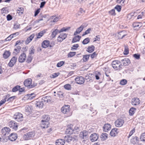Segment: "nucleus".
<instances>
[{"label":"nucleus","instance_id":"nucleus-1","mask_svg":"<svg viewBox=\"0 0 145 145\" xmlns=\"http://www.w3.org/2000/svg\"><path fill=\"white\" fill-rule=\"evenodd\" d=\"M50 118L48 115H44L42 117L41 126L43 128H46L48 127L49 125V121Z\"/></svg>","mask_w":145,"mask_h":145},{"label":"nucleus","instance_id":"nucleus-2","mask_svg":"<svg viewBox=\"0 0 145 145\" xmlns=\"http://www.w3.org/2000/svg\"><path fill=\"white\" fill-rule=\"evenodd\" d=\"M112 65L113 68L116 70L119 71L123 69V65L120 61L117 60L113 61Z\"/></svg>","mask_w":145,"mask_h":145},{"label":"nucleus","instance_id":"nucleus-3","mask_svg":"<svg viewBox=\"0 0 145 145\" xmlns=\"http://www.w3.org/2000/svg\"><path fill=\"white\" fill-rule=\"evenodd\" d=\"M32 80L31 78H28L25 80L24 84L25 86L28 87L29 88H33L36 85H32Z\"/></svg>","mask_w":145,"mask_h":145},{"label":"nucleus","instance_id":"nucleus-4","mask_svg":"<svg viewBox=\"0 0 145 145\" xmlns=\"http://www.w3.org/2000/svg\"><path fill=\"white\" fill-rule=\"evenodd\" d=\"M14 118L18 121H20L23 120V116L22 114L20 112H17L13 116Z\"/></svg>","mask_w":145,"mask_h":145},{"label":"nucleus","instance_id":"nucleus-5","mask_svg":"<svg viewBox=\"0 0 145 145\" xmlns=\"http://www.w3.org/2000/svg\"><path fill=\"white\" fill-rule=\"evenodd\" d=\"M35 135L34 133L33 132H29L24 135L23 139L25 140L30 139L33 137Z\"/></svg>","mask_w":145,"mask_h":145},{"label":"nucleus","instance_id":"nucleus-6","mask_svg":"<svg viewBox=\"0 0 145 145\" xmlns=\"http://www.w3.org/2000/svg\"><path fill=\"white\" fill-rule=\"evenodd\" d=\"M8 126L10 128H12L15 131H16L18 129L17 123L15 122L14 121H11L9 122Z\"/></svg>","mask_w":145,"mask_h":145},{"label":"nucleus","instance_id":"nucleus-7","mask_svg":"<svg viewBox=\"0 0 145 145\" xmlns=\"http://www.w3.org/2000/svg\"><path fill=\"white\" fill-rule=\"evenodd\" d=\"M88 133V132L85 130L83 131L80 132L79 134L80 137L82 139H86Z\"/></svg>","mask_w":145,"mask_h":145},{"label":"nucleus","instance_id":"nucleus-8","mask_svg":"<svg viewBox=\"0 0 145 145\" xmlns=\"http://www.w3.org/2000/svg\"><path fill=\"white\" fill-rule=\"evenodd\" d=\"M124 123V121L121 119H118L115 122L116 126L118 127H121Z\"/></svg>","mask_w":145,"mask_h":145},{"label":"nucleus","instance_id":"nucleus-9","mask_svg":"<svg viewBox=\"0 0 145 145\" xmlns=\"http://www.w3.org/2000/svg\"><path fill=\"white\" fill-rule=\"evenodd\" d=\"M18 137V135L16 133H13L11 134L8 137L9 140L12 141H15Z\"/></svg>","mask_w":145,"mask_h":145},{"label":"nucleus","instance_id":"nucleus-10","mask_svg":"<svg viewBox=\"0 0 145 145\" xmlns=\"http://www.w3.org/2000/svg\"><path fill=\"white\" fill-rule=\"evenodd\" d=\"M70 106L68 105H64L62 107L61 109L62 112L64 114L67 113L70 111Z\"/></svg>","mask_w":145,"mask_h":145},{"label":"nucleus","instance_id":"nucleus-11","mask_svg":"<svg viewBox=\"0 0 145 145\" xmlns=\"http://www.w3.org/2000/svg\"><path fill=\"white\" fill-rule=\"evenodd\" d=\"M77 83L79 84H82L84 83V79L82 76H77L75 79Z\"/></svg>","mask_w":145,"mask_h":145},{"label":"nucleus","instance_id":"nucleus-12","mask_svg":"<svg viewBox=\"0 0 145 145\" xmlns=\"http://www.w3.org/2000/svg\"><path fill=\"white\" fill-rule=\"evenodd\" d=\"M17 60V58L15 56L13 57L11 59L8 64V66L10 67H12L16 63Z\"/></svg>","mask_w":145,"mask_h":145},{"label":"nucleus","instance_id":"nucleus-13","mask_svg":"<svg viewBox=\"0 0 145 145\" xmlns=\"http://www.w3.org/2000/svg\"><path fill=\"white\" fill-rule=\"evenodd\" d=\"M51 98L49 96H44L42 98V101L44 103L46 104L51 102Z\"/></svg>","mask_w":145,"mask_h":145},{"label":"nucleus","instance_id":"nucleus-14","mask_svg":"<svg viewBox=\"0 0 145 145\" xmlns=\"http://www.w3.org/2000/svg\"><path fill=\"white\" fill-rule=\"evenodd\" d=\"M67 37V34L63 33H61L58 37L57 40L58 41L61 42L63 40L65 39Z\"/></svg>","mask_w":145,"mask_h":145},{"label":"nucleus","instance_id":"nucleus-15","mask_svg":"<svg viewBox=\"0 0 145 145\" xmlns=\"http://www.w3.org/2000/svg\"><path fill=\"white\" fill-rule=\"evenodd\" d=\"M99 135L95 133L91 134L90 137V139L92 142L97 141Z\"/></svg>","mask_w":145,"mask_h":145},{"label":"nucleus","instance_id":"nucleus-16","mask_svg":"<svg viewBox=\"0 0 145 145\" xmlns=\"http://www.w3.org/2000/svg\"><path fill=\"white\" fill-rule=\"evenodd\" d=\"M26 56L25 53H23L18 58V61L20 63H23L25 60Z\"/></svg>","mask_w":145,"mask_h":145},{"label":"nucleus","instance_id":"nucleus-17","mask_svg":"<svg viewBox=\"0 0 145 145\" xmlns=\"http://www.w3.org/2000/svg\"><path fill=\"white\" fill-rule=\"evenodd\" d=\"M121 63H122L124 66L128 65L131 63L130 60L127 58H125L124 59H122L120 61Z\"/></svg>","mask_w":145,"mask_h":145},{"label":"nucleus","instance_id":"nucleus-18","mask_svg":"<svg viewBox=\"0 0 145 145\" xmlns=\"http://www.w3.org/2000/svg\"><path fill=\"white\" fill-rule=\"evenodd\" d=\"M132 104L135 106L138 105L140 103V101L138 98H134L132 99Z\"/></svg>","mask_w":145,"mask_h":145},{"label":"nucleus","instance_id":"nucleus-19","mask_svg":"<svg viewBox=\"0 0 145 145\" xmlns=\"http://www.w3.org/2000/svg\"><path fill=\"white\" fill-rule=\"evenodd\" d=\"M10 131V129L7 127L3 128L1 130V132L4 135H6Z\"/></svg>","mask_w":145,"mask_h":145},{"label":"nucleus","instance_id":"nucleus-20","mask_svg":"<svg viewBox=\"0 0 145 145\" xmlns=\"http://www.w3.org/2000/svg\"><path fill=\"white\" fill-rule=\"evenodd\" d=\"M85 27L83 24L81 25L80 27L77 28L76 31L74 32V35H75L80 33Z\"/></svg>","mask_w":145,"mask_h":145},{"label":"nucleus","instance_id":"nucleus-21","mask_svg":"<svg viewBox=\"0 0 145 145\" xmlns=\"http://www.w3.org/2000/svg\"><path fill=\"white\" fill-rule=\"evenodd\" d=\"M111 125L110 124L107 123L105 124L103 127L104 131L107 132L111 129Z\"/></svg>","mask_w":145,"mask_h":145},{"label":"nucleus","instance_id":"nucleus-22","mask_svg":"<svg viewBox=\"0 0 145 145\" xmlns=\"http://www.w3.org/2000/svg\"><path fill=\"white\" fill-rule=\"evenodd\" d=\"M126 35L125 31H123L118 33V36L119 39H122Z\"/></svg>","mask_w":145,"mask_h":145},{"label":"nucleus","instance_id":"nucleus-23","mask_svg":"<svg viewBox=\"0 0 145 145\" xmlns=\"http://www.w3.org/2000/svg\"><path fill=\"white\" fill-rule=\"evenodd\" d=\"M65 141L64 139H59L56 140V145H64Z\"/></svg>","mask_w":145,"mask_h":145},{"label":"nucleus","instance_id":"nucleus-24","mask_svg":"<svg viewBox=\"0 0 145 145\" xmlns=\"http://www.w3.org/2000/svg\"><path fill=\"white\" fill-rule=\"evenodd\" d=\"M118 129L116 128H114L112 129L110 132V135L114 137L118 133Z\"/></svg>","mask_w":145,"mask_h":145},{"label":"nucleus","instance_id":"nucleus-25","mask_svg":"<svg viewBox=\"0 0 145 145\" xmlns=\"http://www.w3.org/2000/svg\"><path fill=\"white\" fill-rule=\"evenodd\" d=\"M50 44V42L49 40H45L42 43V46L44 48H47Z\"/></svg>","mask_w":145,"mask_h":145},{"label":"nucleus","instance_id":"nucleus-26","mask_svg":"<svg viewBox=\"0 0 145 145\" xmlns=\"http://www.w3.org/2000/svg\"><path fill=\"white\" fill-rule=\"evenodd\" d=\"M52 32L51 36L52 38H54L55 37L56 35L58 33H59V30L57 29H56L55 30L52 29L51 30Z\"/></svg>","mask_w":145,"mask_h":145},{"label":"nucleus","instance_id":"nucleus-27","mask_svg":"<svg viewBox=\"0 0 145 145\" xmlns=\"http://www.w3.org/2000/svg\"><path fill=\"white\" fill-rule=\"evenodd\" d=\"M35 36V34H33L31 35L25 41V43L26 44H28L33 38Z\"/></svg>","mask_w":145,"mask_h":145},{"label":"nucleus","instance_id":"nucleus-28","mask_svg":"<svg viewBox=\"0 0 145 145\" xmlns=\"http://www.w3.org/2000/svg\"><path fill=\"white\" fill-rule=\"evenodd\" d=\"M74 138H72L71 136L67 135L65 137L64 140L68 142H70L71 140H72Z\"/></svg>","mask_w":145,"mask_h":145},{"label":"nucleus","instance_id":"nucleus-29","mask_svg":"<svg viewBox=\"0 0 145 145\" xmlns=\"http://www.w3.org/2000/svg\"><path fill=\"white\" fill-rule=\"evenodd\" d=\"M133 137V138L131 140V142L133 144L137 143L139 141L138 138L136 136Z\"/></svg>","mask_w":145,"mask_h":145},{"label":"nucleus","instance_id":"nucleus-30","mask_svg":"<svg viewBox=\"0 0 145 145\" xmlns=\"http://www.w3.org/2000/svg\"><path fill=\"white\" fill-rule=\"evenodd\" d=\"M36 103L35 104L36 106L40 108H42L44 105V103L42 101H36Z\"/></svg>","mask_w":145,"mask_h":145},{"label":"nucleus","instance_id":"nucleus-31","mask_svg":"<svg viewBox=\"0 0 145 145\" xmlns=\"http://www.w3.org/2000/svg\"><path fill=\"white\" fill-rule=\"evenodd\" d=\"M47 30H44L38 33L37 36V38L39 39L41 38L46 31Z\"/></svg>","mask_w":145,"mask_h":145},{"label":"nucleus","instance_id":"nucleus-32","mask_svg":"<svg viewBox=\"0 0 145 145\" xmlns=\"http://www.w3.org/2000/svg\"><path fill=\"white\" fill-rule=\"evenodd\" d=\"M16 34H17V35H18L19 34V33L18 32H16L13 34H11L5 39V41H8L10 40L11 39L14 37V36Z\"/></svg>","mask_w":145,"mask_h":145},{"label":"nucleus","instance_id":"nucleus-33","mask_svg":"<svg viewBox=\"0 0 145 145\" xmlns=\"http://www.w3.org/2000/svg\"><path fill=\"white\" fill-rule=\"evenodd\" d=\"M74 131V130L71 127H69V128L66 129L65 132L66 134H72Z\"/></svg>","mask_w":145,"mask_h":145},{"label":"nucleus","instance_id":"nucleus-34","mask_svg":"<svg viewBox=\"0 0 145 145\" xmlns=\"http://www.w3.org/2000/svg\"><path fill=\"white\" fill-rule=\"evenodd\" d=\"M95 46L93 45L89 46L87 50V51L89 53L92 52L94 50Z\"/></svg>","mask_w":145,"mask_h":145},{"label":"nucleus","instance_id":"nucleus-35","mask_svg":"<svg viewBox=\"0 0 145 145\" xmlns=\"http://www.w3.org/2000/svg\"><path fill=\"white\" fill-rule=\"evenodd\" d=\"M81 38V37L79 35H77L74 37L72 39V42L73 43L77 41H79L80 39Z\"/></svg>","mask_w":145,"mask_h":145},{"label":"nucleus","instance_id":"nucleus-36","mask_svg":"<svg viewBox=\"0 0 145 145\" xmlns=\"http://www.w3.org/2000/svg\"><path fill=\"white\" fill-rule=\"evenodd\" d=\"M33 108L31 106H27L25 108V111L27 112H29L30 113H31L32 112Z\"/></svg>","mask_w":145,"mask_h":145},{"label":"nucleus","instance_id":"nucleus-37","mask_svg":"<svg viewBox=\"0 0 145 145\" xmlns=\"http://www.w3.org/2000/svg\"><path fill=\"white\" fill-rule=\"evenodd\" d=\"M10 55V53L8 51H6L3 54V57L5 59L8 58Z\"/></svg>","mask_w":145,"mask_h":145},{"label":"nucleus","instance_id":"nucleus-38","mask_svg":"<svg viewBox=\"0 0 145 145\" xmlns=\"http://www.w3.org/2000/svg\"><path fill=\"white\" fill-rule=\"evenodd\" d=\"M17 13L19 15H21L24 12V9L23 7H19L17 10Z\"/></svg>","mask_w":145,"mask_h":145},{"label":"nucleus","instance_id":"nucleus-39","mask_svg":"<svg viewBox=\"0 0 145 145\" xmlns=\"http://www.w3.org/2000/svg\"><path fill=\"white\" fill-rule=\"evenodd\" d=\"M136 110V108H131L130 109L129 111V115L131 116H132L135 113Z\"/></svg>","mask_w":145,"mask_h":145},{"label":"nucleus","instance_id":"nucleus-40","mask_svg":"<svg viewBox=\"0 0 145 145\" xmlns=\"http://www.w3.org/2000/svg\"><path fill=\"white\" fill-rule=\"evenodd\" d=\"M90 56V55H83V58L82 59L83 61V62L87 61L89 59Z\"/></svg>","mask_w":145,"mask_h":145},{"label":"nucleus","instance_id":"nucleus-41","mask_svg":"<svg viewBox=\"0 0 145 145\" xmlns=\"http://www.w3.org/2000/svg\"><path fill=\"white\" fill-rule=\"evenodd\" d=\"M140 138L141 141L145 142V132L141 134Z\"/></svg>","mask_w":145,"mask_h":145},{"label":"nucleus","instance_id":"nucleus-42","mask_svg":"<svg viewBox=\"0 0 145 145\" xmlns=\"http://www.w3.org/2000/svg\"><path fill=\"white\" fill-rule=\"evenodd\" d=\"M35 49L33 46H31L29 49V54H34L35 52Z\"/></svg>","mask_w":145,"mask_h":145},{"label":"nucleus","instance_id":"nucleus-43","mask_svg":"<svg viewBox=\"0 0 145 145\" xmlns=\"http://www.w3.org/2000/svg\"><path fill=\"white\" fill-rule=\"evenodd\" d=\"M8 95H6L4 96V99L0 101V106L4 104L6 101V99L9 97Z\"/></svg>","mask_w":145,"mask_h":145},{"label":"nucleus","instance_id":"nucleus-44","mask_svg":"<svg viewBox=\"0 0 145 145\" xmlns=\"http://www.w3.org/2000/svg\"><path fill=\"white\" fill-rule=\"evenodd\" d=\"M20 88V86L18 85H17L13 88L12 89V91L13 92H15L18 90Z\"/></svg>","mask_w":145,"mask_h":145},{"label":"nucleus","instance_id":"nucleus-45","mask_svg":"<svg viewBox=\"0 0 145 145\" xmlns=\"http://www.w3.org/2000/svg\"><path fill=\"white\" fill-rule=\"evenodd\" d=\"M90 42V39L89 38H87L85 39L82 41V43L84 44H86Z\"/></svg>","mask_w":145,"mask_h":145},{"label":"nucleus","instance_id":"nucleus-46","mask_svg":"<svg viewBox=\"0 0 145 145\" xmlns=\"http://www.w3.org/2000/svg\"><path fill=\"white\" fill-rule=\"evenodd\" d=\"M76 54V52H70L68 54V57H71L75 55Z\"/></svg>","mask_w":145,"mask_h":145},{"label":"nucleus","instance_id":"nucleus-47","mask_svg":"<svg viewBox=\"0 0 145 145\" xmlns=\"http://www.w3.org/2000/svg\"><path fill=\"white\" fill-rule=\"evenodd\" d=\"M64 87L65 89L68 90H69L71 89V86L69 84H66L65 85Z\"/></svg>","mask_w":145,"mask_h":145},{"label":"nucleus","instance_id":"nucleus-48","mask_svg":"<svg viewBox=\"0 0 145 145\" xmlns=\"http://www.w3.org/2000/svg\"><path fill=\"white\" fill-rule=\"evenodd\" d=\"M127 82V81L126 79H122L120 82V84L121 85H124L126 84Z\"/></svg>","mask_w":145,"mask_h":145},{"label":"nucleus","instance_id":"nucleus-49","mask_svg":"<svg viewBox=\"0 0 145 145\" xmlns=\"http://www.w3.org/2000/svg\"><path fill=\"white\" fill-rule=\"evenodd\" d=\"M33 57L30 55H29L27 59L26 62L28 63H30Z\"/></svg>","mask_w":145,"mask_h":145},{"label":"nucleus","instance_id":"nucleus-50","mask_svg":"<svg viewBox=\"0 0 145 145\" xmlns=\"http://www.w3.org/2000/svg\"><path fill=\"white\" fill-rule=\"evenodd\" d=\"M121 6L120 5H117L114 8V9H116L118 11L120 12L121 11Z\"/></svg>","mask_w":145,"mask_h":145},{"label":"nucleus","instance_id":"nucleus-51","mask_svg":"<svg viewBox=\"0 0 145 145\" xmlns=\"http://www.w3.org/2000/svg\"><path fill=\"white\" fill-rule=\"evenodd\" d=\"M109 13L110 14L112 15L115 16L116 14L114 9H112L109 11Z\"/></svg>","mask_w":145,"mask_h":145},{"label":"nucleus","instance_id":"nucleus-52","mask_svg":"<svg viewBox=\"0 0 145 145\" xmlns=\"http://www.w3.org/2000/svg\"><path fill=\"white\" fill-rule=\"evenodd\" d=\"M65 63V62L63 61H61L58 62L57 65V67H60L63 65Z\"/></svg>","mask_w":145,"mask_h":145},{"label":"nucleus","instance_id":"nucleus-53","mask_svg":"<svg viewBox=\"0 0 145 145\" xmlns=\"http://www.w3.org/2000/svg\"><path fill=\"white\" fill-rule=\"evenodd\" d=\"M125 55H127L129 53V49L128 48L126 47L125 46V50L123 53Z\"/></svg>","mask_w":145,"mask_h":145},{"label":"nucleus","instance_id":"nucleus-54","mask_svg":"<svg viewBox=\"0 0 145 145\" xmlns=\"http://www.w3.org/2000/svg\"><path fill=\"white\" fill-rule=\"evenodd\" d=\"M70 28V27H68L67 28H65V27H63L59 31V33H60L61 32H62L64 31H66L67 30H68Z\"/></svg>","mask_w":145,"mask_h":145},{"label":"nucleus","instance_id":"nucleus-55","mask_svg":"<svg viewBox=\"0 0 145 145\" xmlns=\"http://www.w3.org/2000/svg\"><path fill=\"white\" fill-rule=\"evenodd\" d=\"M20 24L18 23H16L14 24V28L15 29H16L19 28L20 27Z\"/></svg>","mask_w":145,"mask_h":145},{"label":"nucleus","instance_id":"nucleus-56","mask_svg":"<svg viewBox=\"0 0 145 145\" xmlns=\"http://www.w3.org/2000/svg\"><path fill=\"white\" fill-rule=\"evenodd\" d=\"M16 48H15L14 50L16 51L17 53H18L21 49V47L20 46H17Z\"/></svg>","mask_w":145,"mask_h":145},{"label":"nucleus","instance_id":"nucleus-57","mask_svg":"<svg viewBox=\"0 0 145 145\" xmlns=\"http://www.w3.org/2000/svg\"><path fill=\"white\" fill-rule=\"evenodd\" d=\"M60 73L59 72L54 73L52 75V78H56L57 76Z\"/></svg>","mask_w":145,"mask_h":145},{"label":"nucleus","instance_id":"nucleus-58","mask_svg":"<svg viewBox=\"0 0 145 145\" xmlns=\"http://www.w3.org/2000/svg\"><path fill=\"white\" fill-rule=\"evenodd\" d=\"M79 47V45L78 44H75L72 46V47L71 48V50L73 49L76 50L77 48Z\"/></svg>","mask_w":145,"mask_h":145},{"label":"nucleus","instance_id":"nucleus-59","mask_svg":"<svg viewBox=\"0 0 145 145\" xmlns=\"http://www.w3.org/2000/svg\"><path fill=\"white\" fill-rule=\"evenodd\" d=\"M15 97V96L11 97L8 99L7 101L9 102L12 101L14 99Z\"/></svg>","mask_w":145,"mask_h":145},{"label":"nucleus","instance_id":"nucleus-60","mask_svg":"<svg viewBox=\"0 0 145 145\" xmlns=\"http://www.w3.org/2000/svg\"><path fill=\"white\" fill-rule=\"evenodd\" d=\"M133 56L137 59H138L140 58V55L139 54H135L133 55Z\"/></svg>","mask_w":145,"mask_h":145},{"label":"nucleus","instance_id":"nucleus-61","mask_svg":"<svg viewBox=\"0 0 145 145\" xmlns=\"http://www.w3.org/2000/svg\"><path fill=\"white\" fill-rule=\"evenodd\" d=\"M7 20L9 21L11 20L12 19V16L10 14L8 15L7 16Z\"/></svg>","mask_w":145,"mask_h":145},{"label":"nucleus","instance_id":"nucleus-62","mask_svg":"<svg viewBox=\"0 0 145 145\" xmlns=\"http://www.w3.org/2000/svg\"><path fill=\"white\" fill-rule=\"evenodd\" d=\"M133 27L134 28H135L137 27H140V26L139 27V24L138 23H135L133 24Z\"/></svg>","mask_w":145,"mask_h":145},{"label":"nucleus","instance_id":"nucleus-63","mask_svg":"<svg viewBox=\"0 0 145 145\" xmlns=\"http://www.w3.org/2000/svg\"><path fill=\"white\" fill-rule=\"evenodd\" d=\"M46 2L44 1L41 2L40 6V8H43L46 4Z\"/></svg>","mask_w":145,"mask_h":145},{"label":"nucleus","instance_id":"nucleus-64","mask_svg":"<svg viewBox=\"0 0 145 145\" xmlns=\"http://www.w3.org/2000/svg\"><path fill=\"white\" fill-rule=\"evenodd\" d=\"M40 8H39L35 11L34 16H36L40 12Z\"/></svg>","mask_w":145,"mask_h":145}]
</instances>
